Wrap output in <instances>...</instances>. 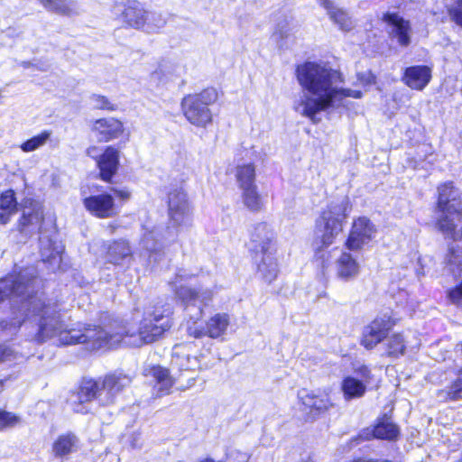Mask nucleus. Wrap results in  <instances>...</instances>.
Wrapping results in <instances>:
<instances>
[{"label": "nucleus", "instance_id": "nucleus-6", "mask_svg": "<svg viewBox=\"0 0 462 462\" xmlns=\"http://www.w3.org/2000/svg\"><path fill=\"white\" fill-rule=\"evenodd\" d=\"M439 225L441 230L452 231L455 222L459 219L461 201L458 192L448 184L439 188Z\"/></svg>", "mask_w": 462, "mask_h": 462}, {"label": "nucleus", "instance_id": "nucleus-44", "mask_svg": "<svg viewBox=\"0 0 462 462\" xmlns=\"http://www.w3.org/2000/svg\"><path fill=\"white\" fill-rule=\"evenodd\" d=\"M188 333L189 336L194 337L195 338H199L201 337L207 336L206 329L199 328L196 327H189L188 328Z\"/></svg>", "mask_w": 462, "mask_h": 462}, {"label": "nucleus", "instance_id": "nucleus-32", "mask_svg": "<svg viewBox=\"0 0 462 462\" xmlns=\"http://www.w3.org/2000/svg\"><path fill=\"white\" fill-rule=\"evenodd\" d=\"M131 253L127 243L124 241L114 242L107 248L106 258L114 264H119L124 258Z\"/></svg>", "mask_w": 462, "mask_h": 462}, {"label": "nucleus", "instance_id": "nucleus-29", "mask_svg": "<svg viewBox=\"0 0 462 462\" xmlns=\"http://www.w3.org/2000/svg\"><path fill=\"white\" fill-rule=\"evenodd\" d=\"M158 234L154 231L143 235L141 244L149 253L150 261L157 262L162 255V245L157 238Z\"/></svg>", "mask_w": 462, "mask_h": 462}, {"label": "nucleus", "instance_id": "nucleus-39", "mask_svg": "<svg viewBox=\"0 0 462 462\" xmlns=\"http://www.w3.org/2000/svg\"><path fill=\"white\" fill-rule=\"evenodd\" d=\"M448 398L451 400H457L461 397L462 394V369L460 370L457 380L452 383L448 393Z\"/></svg>", "mask_w": 462, "mask_h": 462}, {"label": "nucleus", "instance_id": "nucleus-18", "mask_svg": "<svg viewBox=\"0 0 462 462\" xmlns=\"http://www.w3.org/2000/svg\"><path fill=\"white\" fill-rule=\"evenodd\" d=\"M119 165V150L114 146H107L97 159V167L100 178L109 182L116 174Z\"/></svg>", "mask_w": 462, "mask_h": 462}, {"label": "nucleus", "instance_id": "nucleus-24", "mask_svg": "<svg viewBox=\"0 0 462 462\" xmlns=\"http://www.w3.org/2000/svg\"><path fill=\"white\" fill-rule=\"evenodd\" d=\"M152 375L156 381V387L160 395L169 393L174 384V380L167 369L162 366H152L146 369V375Z\"/></svg>", "mask_w": 462, "mask_h": 462}, {"label": "nucleus", "instance_id": "nucleus-31", "mask_svg": "<svg viewBox=\"0 0 462 462\" xmlns=\"http://www.w3.org/2000/svg\"><path fill=\"white\" fill-rule=\"evenodd\" d=\"M40 3L47 10L60 14L70 15L77 13L76 5L69 0H40Z\"/></svg>", "mask_w": 462, "mask_h": 462}, {"label": "nucleus", "instance_id": "nucleus-55", "mask_svg": "<svg viewBox=\"0 0 462 462\" xmlns=\"http://www.w3.org/2000/svg\"><path fill=\"white\" fill-rule=\"evenodd\" d=\"M3 389H4L3 382L0 381V393L3 391Z\"/></svg>", "mask_w": 462, "mask_h": 462}, {"label": "nucleus", "instance_id": "nucleus-2", "mask_svg": "<svg viewBox=\"0 0 462 462\" xmlns=\"http://www.w3.org/2000/svg\"><path fill=\"white\" fill-rule=\"evenodd\" d=\"M296 78L302 88V95L294 102V109L313 123L320 118L318 115L332 107L344 97L360 98L362 92L344 88L340 71L324 62L307 61L296 69Z\"/></svg>", "mask_w": 462, "mask_h": 462}, {"label": "nucleus", "instance_id": "nucleus-40", "mask_svg": "<svg viewBox=\"0 0 462 462\" xmlns=\"http://www.w3.org/2000/svg\"><path fill=\"white\" fill-rule=\"evenodd\" d=\"M33 212L27 211L26 209L23 212V217L21 219V225L26 226L33 221H39L42 218V211H40V208L32 209Z\"/></svg>", "mask_w": 462, "mask_h": 462}, {"label": "nucleus", "instance_id": "nucleus-5", "mask_svg": "<svg viewBox=\"0 0 462 462\" xmlns=\"http://www.w3.org/2000/svg\"><path fill=\"white\" fill-rule=\"evenodd\" d=\"M218 98L216 89L207 88L198 94L185 96L180 103L185 118L197 127H207L212 122L208 106Z\"/></svg>", "mask_w": 462, "mask_h": 462}, {"label": "nucleus", "instance_id": "nucleus-49", "mask_svg": "<svg viewBox=\"0 0 462 462\" xmlns=\"http://www.w3.org/2000/svg\"><path fill=\"white\" fill-rule=\"evenodd\" d=\"M97 153H98V149L97 146H90L87 149V154L94 159H96L97 161L98 157L97 156Z\"/></svg>", "mask_w": 462, "mask_h": 462}, {"label": "nucleus", "instance_id": "nucleus-52", "mask_svg": "<svg viewBox=\"0 0 462 462\" xmlns=\"http://www.w3.org/2000/svg\"><path fill=\"white\" fill-rule=\"evenodd\" d=\"M137 440L138 439L136 438L134 439V440L132 442V447L133 448H137L139 446L138 443H137Z\"/></svg>", "mask_w": 462, "mask_h": 462}, {"label": "nucleus", "instance_id": "nucleus-53", "mask_svg": "<svg viewBox=\"0 0 462 462\" xmlns=\"http://www.w3.org/2000/svg\"><path fill=\"white\" fill-rule=\"evenodd\" d=\"M199 462H214V460L211 458H204V459L200 460Z\"/></svg>", "mask_w": 462, "mask_h": 462}, {"label": "nucleus", "instance_id": "nucleus-8", "mask_svg": "<svg viewBox=\"0 0 462 462\" xmlns=\"http://www.w3.org/2000/svg\"><path fill=\"white\" fill-rule=\"evenodd\" d=\"M298 396L307 420H314L334 406L328 389L301 390Z\"/></svg>", "mask_w": 462, "mask_h": 462}, {"label": "nucleus", "instance_id": "nucleus-33", "mask_svg": "<svg viewBox=\"0 0 462 462\" xmlns=\"http://www.w3.org/2000/svg\"><path fill=\"white\" fill-rule=\"evenodd\" d=\"M398 434V428L388 419L380 421L373 430V435L376 439H394Z\"/></svg>", "mask_w": 462, "mask_h": 462}, {"label": "nucleus", "instance_id": "nucleus-4", "mask_svg": "<svg viewBox=\"0 0 462 462\" xmlns=\"http://www.w3.org/2000/svg\"><path fill=\"white\" fill-rule=\"evenodd\" d=\"M351 211L349 200L345 198L331 201L316 220V232L321 244L329 246L343 231V226Z\"/></svg>", "mask_w": 462, "mask_h": 462}, {"label": "nucleus", "instance_id": "nucleus-38", "mask_svg": "<svg viewBox=\"0 0 462 462\" xmlns=\"http://www.w3.org/2000/svg\"><path fill=\"white\" fill-rule=\"evenodd\" d=\"M18 357V352L8 345L0 344V362L15 360Z\"/></svg>", "mask_w": 462, "mask_h": 462}, {"label": "nucleus", "instance_id": "nucleus-42", "mask_svg": "<svg viewBox=\"0 0 462 462\" xmlns=\"http://www.w3.org/2000/svg\"><path fill=\"white\" fill-rule=\"evenodd\" d=\"M357 78L360 84L364 86L372 85L375 82V78L370 71H366L363 74H358Z\"/></svg>", "mask_w": 462, "mask_h": 462}, {"label": "nucleus", "instance_id": "nucleus-34", "mask_svg": "<svg viewBox=\"0 0 462 462\" xmlns=\"http://www.w3.org/2000/svg\"><path fill=\"white\" fill-rule=\"evenodd\" d=\"M51 136V132L45 130V131L42 132L41 134H39L38 135H35V136L32 137L31 139L23 142L20 145V148L24 152H33V151L42 147L43 145H45L47 143V142L50 140Z\"/></svg>", "mask_w": 462, "mask_h": 462}, {"label": "nucleus", "instance_id": "nucleus-43", "mask_svg": "<svg viewBox=\"0 0 462 462\" xmlns=\"http://www.w3.org/2000/svg\"><path fill=\"white\" fill-rule=\"evenodd\" d=\"M449 297L454 302L462 304V283L449 292Z\"/></svg>", "mask_w": 462, "mask_h": 462}, {"label": "nucleus", "instance_id": "nucleus-35", "mask_svg": "<svg viewBox=\"0 0 462 462\" xmlns=\"http://www.w3.org/2000/svg\"><path fill=\"white\" fill-rule=\"evenodd\" d=\"M63 249L61 245L52 244L50 240H41V254L44 261H51L60 257Z\"/></svg>", "mask_w": 462, "mask_h": 462}, {"label": "nucleus", "instance_id": "nucleus-36", "mask_svg": "<svg viewBox=\"0 0 462 462\" xmlns=\"http://www.w3.org/2000/svg\"><path fill=\"white\" fill-rule=\"evenodd\" d=\"M0 210H11L17 212V202L14 190L8 189L1 194Z\"/></svg>", "mask_w": 462, "mask_h": 462}, {"label": "nucleus", "instance_id": "nucleus-19", "mask_svg": "<svg viewBox=\"0 0 462 462\" xmlns=\"http://www.w3.org/2000/svg\"><path fill=\"white\" fill-rule=\"evenodd\" d=\"M189 345H177L173 348L171 364L180 370H196L199 367V359L191 356Z\"/></svg>", "mask_w": 462, "mask_h": 462}, {"label": "nucleus", "instance_id": "nucleus-51", "mask_svg": "<svg viewBox=\"0 0 462 462\" xmlns=\"http://www.w3.org/2000/svg\"><path fill=\"white\" fill-rule=\"evenodd\" d=\"M21 325H22V320H15L12 323V327L14 328V330H16L17 328H19Z\"/></svg>", "mask_w": 462, "mask_h": 462}, {"label": "nucleus", "instance_id": "nucleus-48", "mask_svg": "<svg viewBox=\"0 0 462 462\" xmlns=\"http://www.w3.org/2000/svg\"><path fill=\"white\" fill-rule=\"evenodd\" d=\"M317 1L319 2V4L321 6H323L326 9L327 13L336 5L332 0H317Z\"/></svg>", "mask_w": 462, "mask_h": 462}, {"label": "nucleus", "instance_id": "nucleus-17", "mask_svg": "<svg viewBox=\"0 0 462 462\" xmlns=\"http://www.w3.org/2000/svg\"><path fill=\"white\" fill-rule=\"evenodd\" d=\"M80 447L79 439L71 432L59 435L51 443V456L58 460H67Z\"/></svg>", "mask_w": 462, "mask_h": 462}, {"label": "nucleus", "instance_id": "nucleus-15", "mask_svg": "<svg viewBox=\"0 0 462 462\" xmlns=\"http://www.w3.org/2000/svg\"><path fill=\"white\" fill-rule=\"evenodd\" d=\"M91 131L100 142H109L119 138L125 132L124 124L115 118L106 117L93 122Z\"/></svg>", "mask_w": 462, "mask_h": 462}, {"label": "nucleus", "instance_id": "nucleus-23", "mask_svg": "<svg viewBox=\"0 0 462 462\" xmlns=\"http://www.w3.org/2000/svg\"><path fill=\"white\" fill-rule=\"evenodd\" d=\"M235 177L240 189L257 186L255 184L256 173L254 163L248 162L237 165Z\"/></svg>", "mask_w": 462, "mask_h": 462}, {"label": "nucleus", "instance_id": "nucleus-13", "mask_svg": "<svg viewBox=\"0 0 462 462\" xmlns=\"http://www.w3.org/2000/svg\"><path fill=\"white\" fill-rule=\"evenodd\" d=\"M357 377L348 375L341 383V390L346 400L360 398L366 391V384L371 382V371L365 365H362L356 370Z\"/></svg>", "mask_w": 462, "mask_h": 462}, {"label": "nucleus", "instance_id": "nucleus-50", "mask_svg": "<svg viewBox=\"0 0 462 462\" xmlns=\"http://www.w3.org/2000/svg\"><path fill=\"white\" fill-rule=\"evenodd\" d=\"M163 75V71L162 69L156 70L152 74V80H160L161 77Z\"/></svg>", "mask_w": 462, "mask_h": 462}, {"label": "nucleus", "instance_id": "nucleus-10", "mask_svg": "<svg viewBox=\"0 0 462 462\" xmlns=\"http://www.w3.org/2000/svg\"><path fill=\"white\" fill-rule=\"evenodd\" d=\"M394 322L387 316L376 317L369 324L364 327L360 338V345L367 350L374 349L381 342L387 338L389 331Z\"/></svg>", "mask_w": 462, "mask_h": 462}, {"label": "nucleus", "instance_id": "nucleus-9", "mask_svg": "<svg viewBox=\"0 0 462 462\" xmlns=\"http://www.w3.org/2000/svg\"><path fill=\"white\" fill-rule=\"evenodd\" d=\"M168 208L170 220L174 226H186L191 224V207L182 189H175L169 193Z\"/></svg>", "mask_w": 462, "mask_h": 462}, {"label": "nucleus", "instance_id": "nucleus-7", "mask_svg": "<svg viewBox=\"0 0 462 462\" xmlns=\"http://www.w3.org/2000/svg\"><path fill=\"white\" fill-rule=\"evenodd\" d=\"M189 276L186 273H177L175 277L169 282L175 292L176 297L185 306L199 305V312L202 314L203 307L209 304L213 298V291L209 289L183 286L182 282L187 281Z\"/></svg>", "mask_w": 462, "mask_h": 462}, {"label": "nucleus", "instance_id": "nucleus-27", "mask_svg": "<svg viewBox=\"0 0 462 462\" xmlns=\"http://www.w3.org/2000/svg\"><path fill=\"white\" fill-rule=\"evenodd\" d=\"M229 325V317L226 313H217L206 324V334L211 338H217L225 334Z\"/></svg>", "mask_w": 462, "mask_h": 462}, {"label": "nucleus", "instance_id": "nucleus-11", "mask_svg": "<svg viewBox=\"0 0 462 462\" xmlns=\"http://www.w3.org/2000/svg\"><path fill=\"white\" fill-rule=\"evenodd\" d=\"M376 228L365 217L355 218L346 241V247L351 251L361 250L374 237Z\"/></svg>", "mask_w": 462, "mask_h": 462}, {"label": "nucleus", "instance_id": "nucleus-46", "mask_svg": "<svg viewBox=\"0 0 462 462\" xmlns=\"http://www.w3.org/2000/svg\"><path fill=\"white\" fill-rule=\"evenodd\" d=\"M451 15L455 23L462 26V5H459L458 8L453 10Z\"/></svg>", "mask_w": 462, "mask_h": 462}, {"label": "nucleus", "instance_id": "nucleus-1", "mask_svg": "<svg viewBox=\"0 0 462 462\" xmlns=\"http://www.w3.org/2000/svg\"><path fill=\"white\" fill-rule=\"evenodd\" d=\"M37 283L36 271L32 267L8 274L0 279V302L7 298L21 299L23 304L29 301L27 310L41 317L38 331L32 337L38 343L58 337L61 345L85 344L89 350H100L112 348L125 337L128 345L141 346L157 340L171 326L169 318L162 314L149 313L137 334L125 330L118 324L67 329L63 328L56 307L33 296Z\"/></svg>", "mask_w": 462, "mask_h": 462}, {"label": "nucleus", "instance_id": "nucleus-26", "mask_svg": "<svg viewBox=\"0 0 462 462\" xmlns=\"http://www.w3.org/2000/svg\"><path fill=\"white\" fill-rule=\"evenodd\" d=\"M241 200L244 207L251 212H259L264 207V201L257 186L241 189Z\"/></svg>", "mask_w": 462, "mask_h": 462}, {"label": "nucleus", "instance_id": "nucleus-16", "mask_svg": "<svg viewBox=\"0 0 462 462\" xmlns=\"http://www.w3.org/2000/svg\"><path fill=\"white\" fill-rule=\"evenodd\" d=\"M132 383V377L122 372H115L104 376L101 381L104 392V402L106 405L111 404L115 401V397L124 388L129 386Z\"/></svg>", "mask_w": 462, "mask_h": 462}, {"label": "nucleus", "instance_id": "nucleus-28", "mask_svg": "<svg viewBox=\"0 0 462 462\" xmlns=\"http://www.w3.org/2000/svg\"><path fill=\"white\" fill-rule=\"evenodd\" d=\"M329 19L343 32H350L355 26V21L346 10L335 5L328 13Z\"/></svg>", "mask_w": 462, "mask_h": 462}, {"label": "nucleus", "instance_id": "nucleus-25", "mask_svg": "<svg viewBox=\"0 0 462 462\" xmlns=\"http://www.w3.org/2000/svg\"><path fill=\"white\" fill-rule=\"evenodd\" d=\"M122 16L129 26L141 28L146 22L147 13L140 4L133 3L125 8Z\"/></svg>", "mask_w": 462, "mask_h": 462}, {"label": "nucleus", "instance_id": "nucleus-47", "mask_svg": "<svg viewBox=\"0 0 462 462\" xmlns=\"http://www.w3.org/2000/svg\"><path fill=\"white\" fill-rule=\"evenodd\" d=\"M113 192L116 197L122 199L123 200H126L130 198V192L128 190H119L116 189H113Z\"/></svg>", "mask_w": 462, "mask_h": 462}, {"label": "nucleus", "instance_id": "nucleus-54", "mask_svg": "<svg viewBox=\"0 0 462 462\" xmlns=\"http://www.w3.org/2000/svg\"><path fill=\"white\" fill-rule=\"evenodd\" d=\"M75 410L78 412H85V411H83V409H80V408H76Z\"/></svg>", "mask_w": 462, "mask_h": 462}, {"label": "nucleus", "instance_id": "nucleus-45", "mask_svg": "<svg viewBox=\"0 0 462 462\" xmlns=\"http://www.w3.org/2000/svg\"><path fill=\"white\" fill-rule=\"evenodd\" d=\"M16 212L11 210H1L0 211V224L5 225L7 224L12 216H14Z\"/></svg>", "mask_w": 462, "mask_h": 462}, {"label": "nucleus", "instance_id": "nucleus-21", "mask_svg": "<svg viewBox=\"0 0 462 462\" xmlns=\"http://www.w3.org/2000/svg\"><path fill=\"white\" fill-rule=\"evenodd\" d=\"M431 78L430 69L428 67H411L406 69L405 82L411 88L422 89Z\"/></svg>", "mask_w": 462, "mask_h": 462}, {"label": "nucleus", "instance_id": "nucleus-12", "mask_svg": "<svg viewBox=\"0 0 462 462\" xmlns=\"http://www.w3.org/2000/svg\"><path fill=\"white\" fill-rule=\"evenodd\" d=\"M382 20L387 24L388 33L402 47H407L411 41V26L408 20L396 13L383 14Z\"/></svg>", "mask_w": 462, "mask_h": 462}, {"label": "nucleus", "instance_id": "nucleus-3", "mask_svg": "<svg viewBox=\"0 0 462 462\" xmlns=\"http://www.w3.org/2000/svg\"><path fill=\"white\" fill-rule=\"evenodd\" d=\"M273 239V234L265 223L256 224L250 232V247L254 254L258 273L268 282H273L278 273Z\"/></svg>", "mask_w": 462, "mask_h": 462}, {"label": "nucleus", "instance_id": "nucleus-37", "mask_svg": "<svg viewBox=\"0 0 462 462\" xmlns=\"http://www.w3.org/2000/svg\"><path fill=\"white\" fill-rule=\"evenodd\" d=\"M21 418L15 413L0 410V431L18 425Z\"/></svg>", "mask_w": 462, "mask_h": 462}, {"label": "nucleus", "instance_id": "nucleus-41", "mask_svg": "<svg viewBox=\"0 0 462 462\" xmlns=\"http://www.w3.org/2000/svg\"><path fill=\"white\" fill-rule=\"evenodd\" d=\"M91 102L95 108L114 110V106L110 104L106 97L100 95H93Z\"/></svg>", "mask_w": 462, "mask_h": 462}, {"label": "nucleus", "instance_id": "nucleus-30", "mask_svg": "<svg viewBox=\"0 0 462 462\" xmlns=\"http://www.w3.org/2000/svg\"><path fill=\"white\" fill-rule=\"evenodd\" d=\"M385 354L390 357H399L405 352L406 344L403 336L400 333L393 334L384 343Z\"/></svg>", "mask_w": 462, "mask_h": 462}, {"label": "nucleus", "instance_id": "nucleus-22", "mask_svg": "<svg viewBox=\"0 0 462 462\" xmlns=\"http://www.w3.org/2000/svg\"><path fill=\"white\" fill-rule=\"evenodd\" d=\"M337 273L344 280L353 279L359 273V264L350 254L343 253L337 262Z\"/></svg>", "mask_w": 462, "mask_h": 462}, {"label": "nucleus", "instance_id": "nucleus-14", "mask_svg": "<svg viewBox=\"0 0 462 462\" xmlns=\"http://www.w3.org/2000/svg\"><path fill=\"white\" fill-rule=\"evenodd\" d=\"M86 209L99 218L113 217L117 214V208L113 197L107 193L89 196L83 200Z\"/></svg>", "mask_w": 462, "mask_h": 462}, {"label": "nucleus", "instance_id": "nucleus-20", "mask_svg": "<svg viewBox=\"0 0 462 462\" xmlns=\"http://www.w3.org/2000/svg\"><path fill=\"white\" fill-rule=\"evenodd\" d=\"M77 397L79 403L88 402L93 399H97L102 405H106L103 400L104 392L101 381L98 382L92 379L84 380L80 384Z\"/></svg>", "mask_w": 462, "mask_h": 462}]
</instances>
